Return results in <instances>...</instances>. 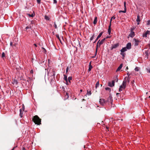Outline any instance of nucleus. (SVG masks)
<instances>
[{"mask_svg":"<svg viewBox=\"0 0 150 150\" xmlns=\"http://www.w3.org/2000/svg\"><path fill=\"white\" fill-rule=\"evenodd\" d=\"M100 103L102 106H105L112 105V96H110L106 100L101 98L100 99Z\"/></svg>","mask_w":150,"mask_h":150,"instance_id":"nucleus-1","label":"nucleus"},{"mask_svg":"<svg viewBox=\"0 0 150 150\" xmlns=\"http://www.w3.org/2000/svg\"><path fill=\"white\" fill-rule=\"evenodd\" d=\"M33 120L36 124L40 125L41 124V119L37 115L34 116Z\"/></svg>","mask_w":150,"mask_h":150,"instance_id":"nucleus-2","label":"nucleus"},{"mask_svg":"<svg viewBox=\"0 0 150 150\" xmlns=\"http://www.w3.org/2000/svg\"><path fill=\"white\" fill-rule=\"evenodd\" d=\"M105 40V38H104V39H102L100 41V40L98 41L97 44L96 45V50L95 55H96L97 54L98 46L99 47H100V46L103 44V42Z\"/></svg>","mask_w":150,"mask_h":150,"instance_id":"nucleus-3","label":"nucleus"},{"mask_svg":"<svg viewBox=\"0 0 150 150\" xmlns=\"http://www.w3.org/2000/svg\"><path fill=\"white\" fill-rule=\"evenodd\" d=\"M133 41L134 42V45L135 46H138L139 43L140 41L137 39L134 38L133 40Z\"/></svg>","mask_w":150,"mask_h":150,"instance_id":"nucleus-4","label":"nucleus"},{"mask_svg":"<svg viewBox=\"0 0 150 150\" xmlns=\"http://www.w3.org/2000/svg\"><path fill=\"white\" fill-rule=\"evenodd\" d=\"M150 33V31L149 30H147L145 33L143 34L142 36L143 37L146 38L147 36V35H149Z\"/></svg>","mask_w":150,"mask_h":150,"instance_id":"nucleus-5","label":"nucleus"},{"mask_svg":"<svg viewBox=\"0 0 150 150\" xmlns=\"http://www.w3.org/2000/svg\"><path fill=\"white\" fill-rule=\"evenodd\" d=\"M72 79V77L71 76L68 77L67 82H66V83L67 85H69L70 84L71 81V80Z\"/></svg>","mask_w":150,"mask_h":150,"instance_id":"nucleus-6","label":"nucleus"},{"mask_svg":"<svg viewBox=\"0 0 150 150\" xmlns=\"http://www.w3.org/2000/svg\"><path fill=\"white\" fill-rule=\"evenodd\" d=\"M133 29L132 28H131V32L130 34L129 35V36L133 38L135 35V33L133 31Z\"/></svg>","mask_w":150,"mask_h":150,"instance_id":"nucleus-7","label":"nucleus"},{"mask_svg":"<svg viewBox=\"0 0 150 150\" xmlns=\"http://www.w3.org/2000/svg\"><path fill=\"white\" fill-rule=\"evenodd\" d=\"M115 85V81L114 80H113L112 81L111 83L110 82H109L108 83V86L110 87H112L114 86Z\"/></svg>","mask_w":150,"mask_h":150,"instance_id":"nucleus-8","label":"nucleus"},{"mask_svg":"<svg viewBox=\"0 0 150 150\" xmlns=\"http://www.w3.org/2000/svg\"><path fill=\"white\" fill-rule=\"evenodd\" d=\"M103 33V32H101L99 34V35L97 36L95 40L93 42V43H95L98 40V39L101 37L102 36Z\"/></svg>","mask_w":150,"mask_h":150,"instance_id":"nucleus-9","label":"nucleus"},{"mask_svg":"<svg viewBox=\"0 0 150 150\" xmlns=\"http://www.w3.org/2000/svg\"><path fill=\"white\" fill-rule=\"evenodd\" d=\"M131 44L130 42H128L126 45V48L127 49L129 50L131 48Z\"/></svg>","mask_w":150,"mask_h":150,"instance_id":"nucleus-10","label":"nucleus"},{"mask_svg":"<svg viewBox=\"0 0 150 150\" xmlns=\"http://www.w3.org/2000/svg\"><path fill=\"white\" fill-rule=\"evenodd\" d=\"M58 89L59 91H61L62 92H64L65 88L63 86H62V87H60V88L58 87Z\"/></svg>","mask_w":150,"mask_h":150,"instance_id":"nucleus-11","label":"nucleus"},{"mask_svg":"<svg viewBox=\"0 0 150 150\" xmlns=\"http://www.w3.org/2000/svg\"><path fill=\"white\" fill-rule=\"evenodd\" d=\"M119 45V44L118 43H117L113 45L111 48V49L112 50L113 49L116 48Z\"/></svg>","mask_w":150,"mask_h":150,"instance_id":"nucleus-12","label":"nucleus"},{"mask_svg":"<svg viewBox=\"0 0 150 150\" xmlns=\"http://www.w3.org/2000/svg\"><path fill=\"white\" fill-rule=\"evenodd\" d=\"M122 64H121L116 70V71H118L120 70L122 67Z\"/></svg>","mask_w":150,"mask_h":150,"instance_id":"nucleus-13","label":"nucleus"},{"mask_svg":"<svg viewBox=\"0 0 150 150\" xmlns=\"http://www.w3.org/2000/svg\"><path fill=\"white\" fill-rule=\"evenodd\" d=\"M127 50V49L126 47L123 48L121 50H120V51L121 52L123 53L125 52Z\"/></svg>","mask_w":150,"mask_h":150,"instance_id":"nucleus-14","label":"nucleus"},{"mask_svg":"<svg viewBox=\"0 0 150 150\" xmlns=\"http://www.w3.org/2000/svg\"><path fill=\"white\" fill-rule=\"evenodd\" d=\"M27 15L30 17H33L35 15V12L33 11V13H32L31 14H28Z\"/></svg>","mask_w":150,"mask_h":150,"instance_id":"nucleus-15","label":"nucleus"},{"mask_svg":"<svg viewBox=\"0 0 150 150\" xmlns=\"http://www.w3.org/2000/svg\"><path fill=\"white\" fill-rule=\"evenodd\" d=\"M92 68H93V67L91 65V62H90L89 63V67L88 69V71H90Z\"/></svg>","mask_w":150,"mask_h":150,"instance_id":"nucleus-16","label":"nucleus"},{"mask_svg":"<svg viewBox=\"0 0 150 150\" xmlns=\"http://www.w3.org/2000/svg\"><path fill=\"white\" fill-rule=\"evenodd\" d=\"M125 88H124V86L122 85H121L120 87V88H119V91L120 92L122 91V89H124Z\"/></svg>","mask_w":150,"mask_h":150,"instance_id":"nucleus-17","label":"nucleus"},{"mask_svg":"<svg viewBox=\"0 0 150 150\" xmlns=\"http://www.w3.org/2000/svg\"><path fill=\"white\" fill-rule=\"evenodd\" d=\"M97 17H95L93 23L95 25L97 23Z\"/></svg>","mask_w":150,"mask_h":150,"instance_id":"nucleus-18","label":"nucleus"},{"mask_svg":"<svg viewBox=\"0 0 150 150\" xmlns=\"http://www.w3.org/2000/svg\"><path fill=\"white\" fill-rule=\"evenodd\" d=\"M111 26L109 25L108 29V33L109 35H110L111 33Z\"/></svg>","mask_w":150,"mask_h":150,"instance_id":"nucleus-19","label":"nucleus"},{"mask_svg":"<svg viewBox=\"0 0 150 150\" xmlns=\"http://www.w3.org/2000/svg\"><path fill=\"white\" fill-rule=\"evenodd\" d=\"M141 20L140 18V16L138 15L137 16V18L136 19L137 22H140Z\"/></svg>","mask_w":150,"mask_h":150,"instance_id":"nucleus-20","label":"nucleus"},{"mask_svg":"<svg viewBox=\"0 0 150 150\" xmlns=\"http://www.w3.org/2000/svg\"><path fill=\"white\" fill-rule=\"evenodd\" d=\"M64 80H65L66 82H67V76L66 75H64Z\"/></svg>","mask_w":150,"mask_h":150,"instance_id":"nucleus-21","label":"nucleus"},{"mask_svg":"<svg viewBox=\"0 0 150 150\" xmlns=\"http://www.w3.org/2000/svg\"><path fill=\"white\" fill-rule=\"evenodd\" d=\"M126 10H127V8H124V11H121V10L120 11H119V13H125L126 12Z\"/></svg>","mask_w":150,"mask_h":150,"instance_id":"nucleus-22","label":"nucleus"},{"mask_svg":"<svg viewBox=\"0 0 150 150\" xmlns=\"http://www.w3.org/2000/svg\"><path fill=\"white\" fill-rule=\"evenodd\" d=\"M120 54L122 56V58L123 59L125 57V54L124 53L121 52Z\"/></svg>","mask_w":150,"mask_h":150,"instance_id":"nucleus-23","label":"nucleus"},{"mask_svg":"<svg viewBox=\"0 0 150 150\" xmlns=\"http://www.w3.org/2000/svg\"><path fill=\"white\" fill-rule=\"evenodd\" d=\"M56 37L60 41V42H61V40H60V38H59V35L56 34Z\"/></svg>","mask_w":150,"mask_h":150,"instance_id":"nucleus-24","label":"nucleus"},{"mask_svg":"<svg viewBox=\"0 0 150 150\" xmlns=\"http://www.w3.org/2000/svg\"><path fill=\"white\" fill-rule=\"evenodd\" d=\"M105 90L107 91H108L109 92H110L111 91V89L109 87H106L105 88Z\"/></svg>","mask_w":150,"mask_h":150,"instance_id":"nucleus-25","label":"nucleus"},{"mask_svg":"<svg viewBox=\"0 0 150 150\" xmlns=\"http://www.w3.org/2000/svg\"><path fill=\"white\" fill-rule=\"evenodd\" d=\"M21 111H22V110H21V109H20V116L21 117H22V114L21 113Z\"/></svg>","mask_w":150,"mask_h":150,"instance_id":"nucleus-26","label":"nucleus"},{"mask_svg":"<svg viewBox=\"0 0 150 150\" xmlns=\"http://www.w3.org/2000/svg\"><path fill=\"white\" fill-rule=\"evenodd\" d=\"M87 91V94L88 95V96L90 95L91 94V91H89L88 90Z\"/></svg>","mask_w":150,"mask_h":150,"instance_id":"nucleus-27","label":"nucleus"},{"mask_svg":"<svg viewBox=\"0 0 150 150\" xmlns=\"http://www.w3.org/2000/svg\"><path fill=\"white\" fill-rule=\"evenodd\" d=\"M99 82H97L96 84V88H97V87H98L99 86Z\"/></svg>","mask_w":150,"mask_h":150,"instance_id":"nucleus-28","label":"nucleus"},{"mask_svg":"<svg viewBox=\"0 0 150 150\" xmlns=\"http://www.w3.org/2000/svg\"><path fill=\"white\" fill-rule=\"evenodd\" d=\"M139 68L138 67H136L135 69H134V70L136 71H138L139 70Z\"/></svg>","mask_w":150,"mask_h":150,"instance_id":"nucleus-29","label":"nucleus"},{"mask_svg":"<svg viewBox=\"0 0 150 150\" xmlns=\"http://www.w3.org/2000/svg\"><path fill=\"white\" fill-rule=\"evenodd\" d=\"M126 83H124V82H122V85L123 86H124V88H125L126 87Z\"/></svg>","mask_w":150,"mask_h":150,"instance_id":"nucleus-30","label":"nucleus"},{"mask_svg":"<svg viewBox=\"0 0 150 150\" xmlns=\"http://www.w3.org/2000/svg\"><path fill=\"white\" fill-rule=\"evenodd\" d=\"M145 54H146V55L147 56V58H148V51H146L145 52Z\"/></svg>","mask_w":150,"mask_h":150,"instance_id":"nucleus-31","label":"nucleus"},{"mask_svg":"<svg viewBox=\"0 0 150 150\" xmlns=\"http://www.w3.org/2000/svg\"><path fill=\"white\" fill-rule=\"evenodd\" d=\"M45 19L47 20H49L50 19L47 16H45Z\"/></svg>","mask_w":150,"mask_h":150,"instance_id":"nucleus-32","label":"nucleus"},{"mask_svg":"<svg viewBox=\"0 0 150 150\" xmlns=\"http://www.w3.org/2000/svg\"><path fill=\"white\" fill-rule=\"evenodd\" d=\"M94 38V35H93L92 36V37L90 38V40L91 41Z\"/></svg>","mask_w":150,"mask_h":150,"instance_id":"nucleus-33","label":"nucleus"},{"mask_svg":"<svg viewBox=\"0 0 150 150\" xmlns=\"http://www.w3.org/2000/svg\"><path fill=\"white\" fill-rule=\"evenodd\" d=\"M2 58H4V57H5V53L3 52L2 54Z\"/></svg>","mask_w":150,"mask_h":150,"instance_id":"nucleus-34","label":"nucleus"},{"mask_svg":"<svg viewBox=\"0 0 150 150\" xmlns=\"http://www.w3.org/2000/svg\"><path fill=\"white\" fill-rule=\"evenodd\" d=\"M146 25H150V20H148L147 21V23H146Z\"/></svg>","mask_w":150,"mask_h":150,"instance_id":"nucleus-35","label":"nucleus"},{"mask_svg":"<svg viewBox=\"0 0 150 150\" xmlns=\"http://www.w3.org/2000/svg\"><path fill=\"white\" fill-rule=\"evenodd\" d=\"M130 78H129V77H128L127 79V81L128 82V83H129L130 81Z\"/></svg>","mask_w":150,"mask_h":150,"instance_id":"nucleus-36","label":"nucleus"},{"mask_svg":"<svg viewBox=\"0 0 150 150\" xmlns=\"http://www.w3.org/2000/svg\"><path fill=\"white\" fill-rule=\"evenodd\" d=\"M17 82L16 81L14 80L13 82V84H17Z\"/></svg>","mask_w":150,"mask_h":150,"instance_id":"nucleus-37","label":"nucleus"},{"mask_svg":"<svg viewBox=\"0 0 150 150\" xmlns=\"http://www.w3.org/2000/svg\"><path fill=\"white\" fill-rule=\"evenodd\" d=\"M69 69V68L68 67H67L66 69V73H67Z\"/></svg>","mask_w":150,"mask_h":150,"instance_id":"nucleus-38","label":"nucleus"},{"mask_svg":"<svg viewBox=\"0 0 150 150\" xmlns=\"http://www.w3.org/2000/svg\"><path fill=\"white\" fill-rule=\"evenodd\" d=\"M54 26L55 28L56 29L57 28V25L56 24L55 22H54Z\"/></svg>","mask_w":150,"mask_h":150,"instance_id":"nucleus-39","label":"nucleus"},{"mask_svg":"<svg viewBox=\"0 0 150 150\" xmlns=\"http://www.w3.org/2000/svg\"><path fill=\"white\" fill-rule=\"evenodd\" d=\"M126 2H124V8H126Z\"/></svg>","mask_w":150,"mask_h":150,"instance_id":"nucleus-40","label":"nucleus"},{"mask_svg":"<svg viewBox=\"0 0 150 150\" xmlns=\"http://www.w3.org/2000/svg\"><path fill=\"white\" fill-rule=\"evenodd\" d=\"M41 0H37V3L38 4H40L41 2Z\"/></svg>","mask_w":150,"mask_h":150,"instance_id":"nucleus-41","label":"nucleus"},{"mask_svg":"<svg viewBox=\"0 0 150 150\" xmlns=\"http://www.w3.org/2000/svg\"><path fill=\"white\" fill-rule=\"evenodd\" d=\"M54 1L53 3L54 4H56L57 3V0H53Z\"/></svg>","mask_w":150,"mask_h":150,"instance_id":"nucleus-42","label":"nucleus"},{"mask_svg":"<svg viewBox=\"0 0 150 150\" xmlns=\"http://www.w3.org/2000/svg\"><path fill=\"white\" fill-rule=\"evenodd\" d=\"M115 81L116 82H117L118 81V79L117 77H116L115 79Z\"/></svg>","mask_w":150,"mask_h":150,"instance_id":"nucleus-43","label":"nucleus"},{"mask_svg":"<svg viewBox=\"0 0 150 150\" xmlns=\"http://www.w3.org/2000/svg\"><path fill=\"white\" fill-rule=\"evenodd\" d=\"M147 72L150 73V69H146Z\"/></svg>","mask_w":150,"mask_h":150,"instance_id":"nucleus-44","label":"nucleus"},{"mask_svg":"<svg viewBox=\"0 0 150 150\" xmlns=\"http://www.w3.org/2000/svg\"><path fill=\"white\" fill-rule=\"evenodd\" d=\"M112 19L111 18L110 20V25H109L111 26V21H112Z\"/></svg>","mask_w":150,"mask_h":150,"instance_id":"nucleus-45","label":"nucleus"},{"mask_svg":"<svg viewBox=\"0 0 150 150\" xmlns=\"http://www.w3.org/2000/svg\"><path fill=\"white\" fill-rule=\"evenodd\" d=\"M123 82H124V83H126L127 82V80L125 79L123 81Z\"/></svg>","mask_w":150,"mask_h":150,"instance_id":"nucleus-46","label":"nucleus"},{"mask_svg":"<svg viewBox=\"0 0 150 150\" xmlns=\"http://www.w3.org/2000/svg\"><path fill=\"white\" fill-rule=\"evenodd\" d=\"M111 18L112 19H115V17L114 16H113V17H112Z\"/></svg>","mask_w":150,"mask_h":150,"instance_id":"nucleus-47","label":"nucleus"},{"mask_svg":"<svg viewBox=\"0 0 150 150\" xmlns=\"http://www.w3.org/2000/svg\"><path fill=\"white\" fill-rule=\"evenodd\" d=\"M30 74H33V70H32L30 71Z\"/></svg>","mask_w":150,"mask_h":150,"instance_id":"nucleus-48","label":"nucleus"},{"mask_svg":"<svg viewBox=\"0 0 150 150\" xmlns=\"http://www.w3.org/2000/svg\"><path fill=\"white\" fill-rule=\"evenodd\" d=\"M110 37H111V36H107V37H106V38H105L106 39H107V38H110Z\"/></svg>","mask_w":150,"mask_h":150,"instance_id":"nucleus-49","label":"nucleus"},{"mask_svg":"<svg viewBox=\"0 0 150 150\" xmlns=\"http://www.w3.org/2000/svg\"><path fill=\"white\" fill-rule=\"evenodd\" d=\"M30 28V27L28 26H27L26 28H25V29H29Z\"/></svg>","mask_w":150,"mask_h":150,"instance_id":"nucleus-50","label":"nucleus"},{"mask_svg":"<svg viewBox=\"0 0 150 150\" xmlns=\"http://www.w3.org/2000/svg\"><path fill=\"white\" fill-rule=\"evenodd\" d=\"M10 45L11 46H12V42H11L10 43Z\"/></svg>","mask_w":150,"mask_h":150,"instance_id":"nucleus-51","label":"nucleus"},{"mask_svg":"<svg viewBox=\"0 0 150 150\" xmlns=\"http://www.w3.org/2000/svg\"><path fill=\"white\" fill-rule=\"evenodd\" d=\"M127 75L128 76V77H129V76H130V74H129V72H128L127 74Z\"/></svg>","mask_w":150,"mask_h":150,"instance_id":"nucleus-52","label":"nucleus"},{"mask_svg":"<svg viewBox=\"0 0 150 150\" xmlns=\"http://www.w3.org/2000/svg\"><path fill=\"white\" fill-rule=\"evenodd\" d=\"M52 74H53V75L54 76L55 75V74L54 73V71H53L52 72Z\"/></svg>","mask_w":150,"mask_h":150,"instance_id":"nucleus-53","label":"nucleus"},{"mask_svg":"<svg viewBox=\"0 0 150 150\" xmlns=\"http://www.w3.org/2000/svg\"><path fill=\"white\" fill-rule=\"evenodd\" d=\"M119 94V93H117V94H116L117 96H118Z\"/></svg>","mask_w":150,"mask_h":150,"instance_id":"nucleus-54","label":"nucleus"},{"mask_svg":"<svg viewBox=\"0 0 150 150\" xmlns=\"http://www.w3.org/2000/svg\"><path fill=\"white\" fill-rule=\"evenodd\" d=\"M139 22H137V24L138 25H139Z\"/></svg>","mask_w":150,"mask_h":150,"instance_id":"nucleus-55","label":"nucleus"},{"mask_svg":"<svg viewBox=\"0 0 150 150\" xmlns=\"http://www.w3.org/2000/svg\"><path fill=\"white\" fill-rule=\"evenodd\" d=\"M34 45L36 47H37V45L36 44H34Z\"/></svg>","mask_w":150,"mask_h":150,"instance_id":"nucleus-56","label":"nucleus"},{"mask_svg":"<svg viewBox=\"0 0 150 150\" xmlns=\"http://www.w3.org/2000/svg\"><path fill=\"white\" fill-rule=\"evenodd\" d=\"M23 150H25V148L24 147H23Z\"/></svg>","mask_w":150,"mask_h":150,"instance_id":"nucleus-57","label":"nucleus"},{"mask_svg":"<svg viewBox=\"0 0 150 150\" xmlns=\"http://www.w3.org/2000/svg\"><path fill=\"white\" fill-rule=\"evenodd\" d=\"M15 147H13L12 149L11 150H14V148H15Z\"/></svg>","mask_w":150,"mask_h":150,"instance_id":"nucleus-58","label":"nucleus"},{"mask_svg":"<svg viewBox=\"0 0 150 150\" xmlns=\"http://www.w3.org/2000/svg\"><path fill=\"white\" fill-rule=\"evenodd\" d=\"M23 109H24V108H24V107H23Z\"/></svg>","mask_w":150,"mask_h":150,"instance_id":"nucleus-59","label":"nucleus"},{"mask_svg":"<svg viewBox=\"0 0 150 150\" xmlns=\"http://www.w3.org/2000/svg\"><path fill=\"white\" fill-rule=\"evenodd\" d=\"M42 48H43L45 51V49L44 48L42 47Z\"/></svg>","mask_w":150,"mask_h":150,"instance_id":"nucleus-60","label":"nucleus"},{"mask_svg":"<svg viewBox=\"0 0 150 150\" xmlns=\"http://www.w3.org/2000/svg\"><path fill=\"white\" fill-rule=\"evenodd\" d=\"M126 69H128V67H126Z\"/></svg>","mask_w":150,"mask_h":150,"instance_id":"nucleus-61","label":"nucleus"},{"mask_svg":"<svg viewBox=\"0 0 150 150\" xmlns=\"http://www.w3.org/2000/svg\"><path fill=\"white\" fill-rule=\"evenodd\" d=\"M149 49H150V44H149Z\"/></svg>","mask_w":150,"mask_h":150,"instance_id":"nucleus-62","label":"nucleus"},{"mask_svg":"<svg viewBox=\"0 0 150 150\" xmlns=\"http://www.w3.org/2000/svg\"><path fill=\"white\" fill-rule=\"evenodd\" d=\"M66 95H68V93H66Z\"/></svg>","mask_w":150,"mask_h":150,"instance_id":"nucleus-63","label":"nucleus"},{"mask_svg":"<svg viewBox=\"0 0 150 150\" xmlns=\"http://www.w3.org/2000/svg\"><path fill=\"white\" fill-rule=\"evenodd\" d=\"M134 82V80H133V81H132V82Z\"/></svg>","mask_w":150,"mask_h":150,"instance_id":"nucleus-64","label":"nucleus"}]
</instances>
